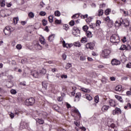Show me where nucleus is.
Masks as SVG:
<instances>
[{"label":"nucleus","mask_w":131,"mask_h":131,"mask_svg":"<svg viewBox=\"0 0 131 131\" xmlns=\"http://www.w3.org/2000/svg\"><path fill=\"white\" fill-rule=\"evenodd\" d=\"M110 41L113 43H117L120 41V40H119V37L117 36L116 34H113L111 36Z\"/></svg>","instance_id":"obj_1"},{"label":"nucleus","mask_w":131,"mask_h":131,"mask_svg":"<svg viewBox=\"0 0 131 131\" xmlns=\"http://www.w3.org/2000/svg\"><path fill=\"white\" fill-rule=\"evenodd\" d=\"M111 51L108 49H104L102 51L101 56L103 57L104 59L108 58V56L110 55Z\"/></svg>","instance_id":"obj_2"},{"label":"nucleus","mask_w":131,"mask_h":131,"mask_svg":"<svg viewBox=\"0 0 131 131\" xmlns=\"http://www.w3.org/2000/svg\"><path fill=\"white\" fill-rule=\"evenodd\" d=\"M35 103V99L33 97H31L26 100V104L27 106H33Z\"/></svg>","instance_id":"obj_3"},{"label":"nucleus","mask_w":131,"mask_h":131,"mask_svg":"<svg viewBox=\"0 0 131 131\" xmlns=\"http://www.w3.org/2000/svg\"><path fill=\"white\" fill-rule=\"evenodd\" d=\"M73 30V34L75 36H79L80 35V30L77 27H74Z\"/></svg>","instance_id":"obj_4"},{"label":"nucleus","mask_w":131,"mask_h":131,"mask_svg":"<svg viewBox=\"0 0 131 131\" xmlns=\"http://www.w3.org/2000/svg\"><path fill=\"white\" fill-rule=\"evenodd\" d=\"M120 23L121 24H123L125 27H126L127 26H129V21L127 20V19H122L120 18Z\"/></svg>","instance_id":"obj_5"},{"label":"nucleus","mask_w":131,"mask_h":131,"mask_svg":"<svg viewBox=\"0 0 131 131\" xmlns=\"http://www.w3.org/2000/svg\"><path fill=\"white\" fill-rule=\"evenodd\" d=\"M31 74L34 78H39V77H40L39 71H32L31 72Z\"/></svg>","instance_id":"obj_6"},{"label":"nucleus","mask_w":131,"mask_h":131,"mask_svg":"<svg viewBox=\"0 0 131 131\" xmlns=\"http://www.w3.org/2000/svg\"><path fill=\"white\" fill-rule=\"evenodd\" d=\"M28 127H29L28 123L25 122H21L20 123V129H24V128H28Z\"/></svg>","instance_id":"obj_7"},{"label":"nucleus","mask_w":131,"mask_h":131,"mask_svg":"<svg viewBox=\"0 0 131 131\" xmlns=\"http://www.w3.org/2000/svg\"><path fill=\"white\" fill-rule=\"evenodd\" d=\"M109 131H117V127L114 123H112L109 126Z\"/></svg>","instance_id":"obj_8"},{"label":"nucleus","mask_w":131,"mask_h":131,"mask_svg":"<svg viewBox=\"0 0 131 131\" xmlns=\"http://www.w3.org/2000/svg\"><path fill=\"white\" fill-rule=\"evenodd\" d=\"M111 64L113 66H115V65H120V61L116 59H113L111 61Z\"/></svg>","instance_id":"obj_9"},{"label":"nucleus","mask_w":131,"mask_h":131,"mask_svg":"<svg viewBox=\"0 0 131 131\" xmlns=\"http://www.w3.org/2000/svg\"><path fill=\"white\" fill-rule=\"evenodd\" d=\"M95 47V43L93 42H89L86 44V49H90V50H93Z\"/></svg>","instance_id":"obj_10"},{"label":"nucleus","mask_w":131,"mask_h":131,"mask_svg":"<svg viewBox=\"0 0 131 131\" xmlns=\"http://www.w3.org/2000/svg\"><path fill=\"white\" fill-rule=\"evenodd\" d=\"M110 108V106L109 105H103L102 108L101 110L103 112H106V111H108V109Z\"/></svg>","instance_id":"obj_11"},{"label":"nucleus","mask_w":131,"mask_h":131,"mask_svg":"<svg viewBox=\"0 0 131 131\" xmlns=\"http://www.w3.org/2000/svg\"><path fill=\"white\" fill-rule=\"evenodd\" d=\"M80 97H81V94L79 92L77 93L75 97V102H76V101H79V98H80Z\"/></svg>","instance_id":"obj_12"},{"label":"nucleus","mask_w":131,"mask_h":131,"mask_svg":"<svg viewBox=\"0 0 131 131\" xmlns=\"http://www.w3.org/2000/svg\"><path fill=\"white\" fill-rule=\"evenodd\" d=\"M34 47L36 50H42V46H40L38 42L36 43Z\"/></svg>","instance_id":"obj_13"},{"label":"nucleus","mask_w":131,"mask_h":131,"mask_svg":"<svg viewBox=\"0 0 131 131\" xmlns=\"http://www.w3.org/2000/svg\"><path fill=\"white\" fill-rule=\"evenodd\" d=\"M36 121L39 123V124H43L45 123V121L42 119L37 118Z\"/></svg>","instance_id":"obj_14"},{"label":"nucleus","mask_w":131,"mask_h":131,"mask_svg":"<svg viewBox=\"0 0 131 131\" xmlns=\"http://www.w3.org/2000/svg\"><path fill=\"white\" fill-rule=\"evenodd\" d=\"M55 38V34H51L48 37V40L50 42L54 40Z\"/></svg>","instance_id":"obj_15"},{"label":"nucleus","mask_w":131,"mask_h":131,"mask_svg":"<svg viewBox=\"0 0 131 131\" xmlns=\"http://www.w3.org/2000/svg\"><path fill=\"white\" fill-rule=\"evenodd\" d=\"M86 35L88 37L91 38V37H93V34H92V32L90 31H88L86 32Z\"/></svg>","instance_id":"obj_16"},{"label":"nucleus","mask_w":131,"mask_h":131,"mask_svg":"<svg viewBox=\"0 0 131 131\" xmlns=\"http://www.w3.org/2000/svg\"><path fill=\"white\" fill-rule=\"evenodd\" d=\"M115 98L117 99V100L121 102V103H123V100H122V97H121V96L115 95Z\"/></svg>","instance_id":"obj_17"},{"label":"nucleus","mask_w":131,"mask_h":131,"mask_svg":"<svg viewBox=\"0 0 131 131\" xmlns=\"http://www.w3.org/2000/svg\"><path fill=\"white\" fill-rule=\"evenodd\" d=\"M4 32L5 35H7V36H10L11 35V31H8L6 29H4Z\"/></svg>","instance_id":"obj_18"},{"label":"nucleus","mask_w":131,"mask_h":131,"mask_svg":"<svg viewBox=\"0 0 131 131\" xmlns=\"http://www.w3.org/2000/svg\"><path fill=\"white\" fill-rule=\"evenodd\" d=\"M62 46L63 48H67V49H68L69 48V43H66V42H65V40H63Z\"/></svg>","instance_id":"obj_19"},{"label":"nucleus","mask_w":131,"mask_h":131,"mask_svg":"<svg viewBox=\"0 0 131 131\" xmlns=\"http://www.w3.org/2000/svg\"><path fill=\"white\" fill-rule=\"evenodd\" d=\"M85 96L86 99L89 101H92V100H93V97H92V96H91L89 94H85Z\"/></svg>","instance_id":"obj_20"},{"label":"nucleus","mask_w":131,"mask_h":131,"mask_svg":"<svg viewBox=\"0 0 131 131\" xmlns=\"http://www.w3.org/2000/svg\"><path fill=\"white\" fill-rule=\"evenodd\" d=\"M39 72L40 76L41 75V74H46L47 73V70L45 69H42L41 70L38 71Z\"/></svg>","instance_id":"obj_21"},{"label":"nucleus","mask_w":131,"mask_h":131,"mask_svg":"<svg viewBox=\"0 0 131 131\" xmlns=\"http://www.w3.org/2000/svg\"><path fill=\"white\" fill-rule=\"evenodd\" d=\"M109 103L110 106H111L112 107H115V101H114L113 100H110Z\"/></svg>","instance_id":"obj_22"},{"label":"nucleus","mask_w":131,"mask_h":131,"mask_svg":"<svg viewBox=\"0 0 131 131\" xmlns=\"http://www.w3.org/2000/svg\"><path fill=\"white\" fill-rule=\"evenodd\" d=\"M93 16L89 17L87 19H86L85 21L87 23H91L92 21H93Z\"/></svg>","instance_id":"obj_23"},{"label":"nucleus","mask_w":131,"mask_h":131,"mask_svg":"<svg viewBox=\"0 0 131 131\" xmlns=\"http://www.w3.org/2000/svg\"><path fill=\"white\" fill-rule=\"evenodd\" d=\"M49 21L50 23H53V21H54V16L50 15L48 17Z\"/></svg>","instance_id":"obj_24"},{"label":"nucleus","mask_w":131,"mask_h":131,"mask_svg":"<svg viewBox=\"0 0 131 131\" xmlns=\"http://www.w3.org/2000/svg\"><path fill=\"white\" fill-rule=\"evenodd\" d=\"M81 91H82V92H84V93H91V90H90V89L81 88Z\"/></svg>","instance_id":"obj_25"},{"label":"nucleus","mask_w":131,"mask_h":131,"mask_svg":"<svg viewBox=\"0 0 131 131\" xmlns=\"http://www.w3.org/2000/svg\"><path fill=\"white\" fill-rule=\"evenodd\" d=\"M74 46L75 47H78V48H80L81 47L80 42L79 41H76L74 43Z\"/></svg>","instance_id":"obj_26"},{"label":"nucleus","mask_w":131,"mask_h":131,"mask_svg":"<svg viewBox=\"0 0 131 131\" xmlns=\"http://www.w3.org/2000/svg\"><path fill=\"white\" fill-rule=\"evenodd\" d=\"M103 14H104V11L102 9H99L98 10V16H103Z\"/></svg>","instance_id":"obj_27"},{"label":"nucleus","mask_w":131,"mask_h":131,"mask_svg":"<svg viewBox=\"0 0 131 131\" xmlns=\"http://www.w3.org/2000/svg\"><path fill=\"white\" fill-rule=\"evenodd\" d=\"M115 91L116 92H120L121 91V86L118 85L115 88Z\"/></svg>","instance_id":"obj_28"},{"label":"nucleus","mask_w":131,"mask_h":131,"mask_svg":"<svg viewBox=\"0 0 131 131\" xmlns=\"http://www.w3.org/2000/svg\"><path fill=\"white\" fill-rule=\"evenodd\" d=\"M1 7H5L6 6V2L5 0H0Z\"/></svg>","instance_id":"obj_29"},{"label":"nucleus","mask_w":131,"mask_h":131,"mask_svg":"<svg viewBox=\"0 0 131 131\" xmlns=\"http://www.w3.org/2000/svg\"><path fill=\"white\" fill-rule=\"evenodd\" d=\"M42 87L45 89V90H47V88H48V83L46 82H42Z\"/></svg>","instance_id":"obj_30"},{"label":"nucleus","mask_w":131,"mask_h":131,"mask_svg":"<svg viewBox=\"0 0 131 131\" xmlns=\"http://www.w3.org/2000/svg\"><path fill=\"white\" fill-rule=\"evenodd\" d=\"M54 14L55 16H56V17H60V16L61 15V13L58 10L56 11Z\"/></svg>","instance_id":"obj_31"},{"label":"nucleus","mask_w":131,"mask_h":131,"mask_svg":"<svg viewBox=\"0 0 131 131\" xmlns=\"http://www.w3.org/2000/svg\"><path fill=\"white\" fill-rule=\"evenodd\" d=\"M28 16L29 18H34V13H33L32 12H29L28 14Z\"/></svg>","instance_id":"obj_32"},{"label":"nucleus","mask_w":131,"mask_h":131,"mask_svg":"<svg viewBox=\"0 0 131 131\" xmlns=\"http://www.w3.org/2000/svg\"><path fill=\"white\" fill-rule=\"evenodd\" d=\"M72 66V64L70 63H67L66 66V69L67 70H68V69H69V68H70V67H71Z\"/></svg>","instance_id":"obj_33"},{"label":"nucleus","mask_w":131,"mask_h":131,"mask_svg":"<svg viewBox=\"0 0 131 131\" xmlns=\"http://www.w3.org/2000/svg\"><path fill=\"white\" fill-rule=\"evenodd\" d=\"M46 40L45 39V38L42 37V39H40L39 41L40 42H41V45H46Z\"/></svg>","instance_id":"obj_34"},{"label":"nucleus","mask_w":131,"mask_h":131,"mask_svg":"<svg viewBox=\"0 0 131 131\" xmlns=\"http://www.w3.org/2000/svg\"><path fill=\"white\" fill-rule=\"evenodd\" d=\"M105 20L106 21V22H108V23L111 22V23H112V22H113V21L111 19H110V17H109V16H107V17H106L105 18Z\"/></svg>","instance_id":"obj_35"},{"label":"nucleus","mask_w":131,"mask_h":131,"mask_svg":"<svg viewBox=\"0 0 131 131\" xmlns=\"http://www.w3.org/2000/svg\"><path fill=\"white\" fill-rule=\"evenodd\" d=\"M116 111L117 112V114H121V110L118 107H116Z\"/></svg>","instance_id":"obj_36"},{"label":"nucleus","mask_w":131,"mask_h":131,"mask_svg":"<svg viewBox=\"0 0 131 131\" xmlns=\"http://www.w3.org/2000/svg\"><path fill=\"white\" fill-rule=\"evenodd\" d=\"M121 51H124V50H126V46L124 45H122L120 48Z\"/></svg>","instance_id":"obj_37"},{"label":"nucleus","mask_w":131,"mask_h":131,"mask_svg":"<svg viewBox=\"0 0 131 131\" xmlns=\"http://www.w3.org/2000/svg\"><path fill=\"white\" fill-rule=\"evenodd\" d=\"M110 12H111V9H107L105 11L104 14L105 15H109V14L110 13Z\"/></svg>","instance_id":"obj_38"},{"label":"nucleus","mask_w":131,"mask_h":131,"mask_svg":"<svg viewBox=\"0 0 131 131\" xmlns=\"http://www.w3.org/2000/svg\"><path fill=\"white\" fill-rule=\"evenodd\" d=\"M42 23L43 26H46L48 24V21L45 19H42Z\"/></svg>","instance_id":"obj_39"},{"label":"nucleus","mask_w":131,"mask_h":131,"mask_svg":"<svg viewBox=\"0 0 131 131\" xmlns=\"http://www.w3.org/2000/svg\"><path fill=\"white\" fill-rule=\"evenodd\" d=\"M10 93L12 95H16L17 94V91H16V90L12 89L10 90Z\"/></svg>","instance_id":"obj_40"},{"label":"nucleus","mask_w":131,"mask_h":131,"mask_svg":"<svg viewBox=\"0 0 131 131\" xmlns=\"http://www.w3.org/2000/svg\"><path fill=\"white\" fill-rule=\"evenodd\" d=\"M78 17H79V14L78 13L75 14L72 16V19H73V18H74V19H76Z\"/></svg>","instance_id":"obj_41"},{"label":"nucleus","mask_w":131,"mask_h":131,"mask_svg":"<svg viewBox=\"0 0 131 131\" xmlns=\"http://www.w3.org/2000/svg\"><path fill=\"white\" fill-rule=\"evenodd\" d=\"M86 38L85 37H83L81 38V42H82V43H85V42H86Z\"/></svg>","instance_id":"obj_42"},{"label":"nucleus","mask_w":131,"mask_h":131,"mask_svg":"<svg viewBox=\"0 0 131 131\" xmlns=\"http://www.w3.org/2000/svg\"><path fill=\"white\" fill-rule=\"evenodd\" d=\"M86 59L85 56L82 55L80 57V61H85Z\"/></svg>","instance_id":"obj_43"},{"label":"nucleus","mask_w":131,"mask_h":131,"mask_svg":"<svg viewBox=\"0 0 131 131\" xmlns=\"http://www.w3.org/2000/svg\"><path fill=\"white\" fill-rule=\"evenodd\" d=\"M18 21H19V18L15 17L13 18V22L14 24H17V23H18Z\"/></svg>","instance_id":"obj_44"},{"label":"nucleus","mask_w":131,"mask_h":131,"mask_svg":"<svg viewBox=\"0 0 131 131\" xmlns=\"http://www.w3.org/2000/svg\"><path fill=\"white\" fill-rule=\"evenodd\" d=\"M82 29L84 31H86H86H88V30L89 29V27H88V26H83Z\"/></svg>","instance_id":"obj_45"},{"label":"nucleus","mask_w":131,"mask_h":131,"mask_svg":"<svg viewBox=\"0 0 131 131\" xmlns=\"http://www.w3.org/2000/svg\"><path fill=\"white\" fill-rule=\"evenodd\" d=\"M39 15L40 16H46V15H47V13H46L45 11H41L39 13Z\"/></svg>","instance_id":"obj_46"},{"label":"nucleus","mask_w":131,"mask_h":131,"mask_svg":"<svg viewBox=\"0 0 131 131\" xmlns=\"http://www.w3.org/2000/svg\"><path fill=\"white\" fill-rule=\"evenodd\" d=\"M88 16H89V15L85 14V15H81L80 17L81 19H85V18H88Z\"/></svg>","instance_id":"obj_47"},{"label":"nucleus","mask_w":131,"mask_h":131,"mask_svg":"<svg viewBox=\"0 0 131 131\" xmlns=\"http://www.w3.org/2000/svg\"><path fill=\"white\" fill-rule=\"evenodd\" d=\"M74 24H75V21H74V20H71L69 23V25L71 26H74Z\"/></svg>","instance_id":"obj_48"},{"label":"nucleus","mask_w":131,"mask_h":131,"mask_svg":"<svg viewBox=\"0 0 131 131\" xmlns=\"http://www.w3.org/2000/svg\"><path fill=\"white\" fill-rule=\"evenodd\" d=\"M16 48L17 50H21L22 49V45L18 44L16 46Z\"/></svg>","instance_id":"obj_49"},{"label":"nucleus","mask_w":131,"mask_h":131,"mask_svg":"<svg viewBox=\"0 0 131 131\" xmlns=\"http://www.w3.org/2000/svg\"><path fill=\"white\" fill-rule=\"evenodd\" d=\"M63 29H64L65 30H68V29H69V27H68V25H65L63 26Z\"/></svg>","instance_id":"obj_50"},{"label":"nucleus","mask_w":131,"mask_h":131,"mask_svg":"<svg viewBox=\"0 0 131 131\" xmlns=\"http://www.w3.org/2000/svg\"><path fill=\"white\" fill-rule=\"evenodd\" d=\"M74 112H75V113H76L77 114H78L80 116V113H79V111H78V110L75 109L74 110Z\"/></svg>","instance_id":"obj_51"},{"label":"nucleus","mask_w":131,"mask_h":131,"mask_svg":"<svg viewBox=\"0 0 131 131\" xmlns=\"http://www.w3.org/2000/svg\"><path fill=\"white\" fill-rule=\"evenodd\" d=\"M95 103H99V97H97V96H96L95 97Z\"/></svg>","instance_id":"obj_52"},{"label":"nucleus","mask_w":131,"mask_h":131,"mask_svg":"<svg viewBox=\"0 0 131 131\" xmlns=\"http://www.w3.org/2000/svg\"><path fill=\"white\" fill-rule=\"evenodd\" d=\"M126 50L128 51H130L131 50V46L129 45H128L126 47Z\"/></svg>","instance_id":"obj_53"},{"label":"nucleus","mask_w":131,"mask_h":131,"mask_svg":"<svg viewBox=\"0 0 131 131\" xmlns=\"http://www.w3.org/2000/svg\"><path fill=\"white\" fill-rule=\"evenodd\" d=\"M62 22V21L61 20H58V19H56L55 20V23L56 24H61V23Z\"/></svg>","instance_id":"obj_54"},{"label":"nucleus","mask_w":131,"mask_h":131,"mask_svg":"<svg viewBox=\"0 0 131 131\" xmlns=\"http://www.w3.org/2000/svg\"><path fill=\"white\" fill-rule=\"evenodd\" d=\"M9 116H10V117H11V118H12V119H13L14 117H15V115H14V114L12 113H10L9 114Z\"/></svg>","instance_id":"obj_55"},{"label":"nucleus","mask_w":131,"mask_h":131,"mask_svg":"<svg viewBox=\"0 0 131 131\" xmlns=\"http://www.w3.org/2000/svg\"><path fill=\"white\" fill-rule=\"evenodd\" d=\"M96 24V26H100V24H101V20H97Z\"/></svg>","instance_id":"obj_56"},{"label":"nucleus","mask_w":131,"mask_h":131,"mask_svg":"<svg viewBox=\"0 0 131 131\" xmlns=\"http://www.w3.org/2000/svg\"><path fill=\"white\" fill-rule=\"evenodd\" d=\"M116 24H118V26H121V23H120V20L118 21V20H117L115 22Z\"/></svg>","instance_id":"obj_57"},{"label":"nucleus","mask_w":131,"mask_h":131,"mask_svg":"<svg viewBox=\"0 0 131 131\" xmlns=\"http://www.w3.org/2000/svg\"><path fill=\"white\" fill-rule=\"evenodd\" d=\"M126 67H127V68H131V63L129 62L127 63L126 66Z\"/></svg>","instance_id":"obj_58"},{"label":"nucleus","mask_w":131,"mask_h":131,"mask_svg":"<svg viewBox=\"0 0 131 131\" xmlns=\"http://www.w3.org/2000/svg\"><path fill=\"white\" fill-rule=\"evenodd\" d=\"M113 115H116L117 114V113L116 112V110H114L112 112Z\"/></svg>","instance_id":"obj_59"},{"label":"nucleus","mask_w":131,"mask_h":131,"mask_svg":"<svg viewBox=\"0 0 131 131\" xmlns=\"http://www.w3.org/2000/svg\"><path fill=\"white\" fill-rule=\"evenodd\" d=\"M61 78H67L68 76L67 75H62L61 76H60Z\"/></svg>","instance_id":"obj_60"},{"label":"nucleus","mask_w":131,"mask_h":131,"mask_svg":"<svg viewBox=\"0 0 131 131\" xmlns=\"http://www.w3.org/2000/svg\"><path fill=\"white\" fill-rule=\"evenodd\" d=\"M67 57V56L66 55V54H62V58H63V60H66Z\"/></svg>","instance_id":"obj_61"},{"label":"nucleus","mask_w":131,"mask_h":131,"mask_svg":"<svg viewBox=\"0 0 131 131\" xmlns=\"http://www.w3.org/2000/svg\"><path fill=\"white\" fill-rule=\"evenodd\" d=\"M62 97H59L58 98H57V100L58 101V102H62Z\"/></svg>","instance_id":"obj_62"},{"label":"nucleus","mask_w":131,"mask_h":131,"mask_svg":"<svg viewBox=\"0 0 131 131\" xmlns=\"http://www.w3.org/2000/svg\"><path fill=\"white\" fill-rule=\"evenodd\" d=\"M67 107L68 109H69V108H71V105H70V104L67 103Z\"/></svg>","instance_id":"obj_63"},{"label":"nucleus","mask_w":131,"mask_h":131,"mask_svg":"<svg viewBox=\"0 0 131 131\" xmlns=\"http://www.w3.org/2000/svg\"><path fill=\"white\" fill-rule=\"evenodd\" d=\"M127 96H131V92L130 91H127L126 92Z\"/></svg>","instance_id":"obj_64"}]
</instances>
